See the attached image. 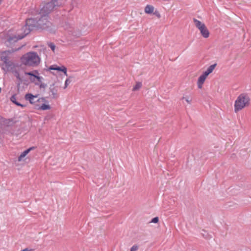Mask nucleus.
Masks as SVG:
<instances>
[{"label":"nucleus","instance_id":"obj_1","mask_svg":"<svg viewBox=\"0 0 251 251\" xmlns=\"http://www.w3.org/2000/svg\"><path fill=\"white\" fill-rule=\"evenodd\" d=\"M21 61L25 66L34 67L40 63V58L36 52L31 51L23 55Z\"/></svg>","mask_w":251,"mask_h":251},{"label":"nucleus","instance_id":"obj_2","mask_svg":"<svg viewBox=\"0 0 251 251\" xmlns=\"http://www.w3.org/2000/svg\"><path fill=\"white\" fill-rule=\"evenodd\" d=\"M250 98L248 94L242 93L237 97L234 103V112L235 113L248 107L250 104Z\"/></svg>","mask_w":251,"mask_h":251},{"label":"nucleus","instance_id":"obj_3","mask_svg":"<svg viewBox=\"0 0 251 251\" xmlns=\"http://www.w3.org/2000/svg\"><path fill=\"white\" fill-rule=\"evenodd\" d=\"M66 0H52L50 2L45 3L41 9L40 15H48L56 7L59 6L64 4Z\"/></svg>","mask_w":251,"mask_h":251},{"label":"nucleus","instance_id":"obj_4","mask_svg":"<svg viewBox=\"0 0 251 251\" xmlns=\"http://www.w3.org/2000/svg\"><path fill=\"white\" fill-rule=\"evenodd\" d=\"M34 28H38L37 18H29L26 20L25 25L23 27L22 30L24 31L25 35H26Z\"/></svg>","mask_w":251,"mask_h":251},{"label":"nucleus","instance_id":"obj_5","mask_svg":"<svg viewBox=\"0 0 251 251\" xmlns=\"http://www.w3.org/2000/svg\"><path fill=\"white\" fill-rule=\"evenodd\" d=\"M193 21L195 26L200 31L201 36L204 38H207L209 36L210 33L205 24L195 18L193 19Z\"/></svg>","mask_w":251,"mask_h":251},{"label":"nucleus","instance_id":"obj_6","mask_svg":"<svg viewBox=\"0 0 251 251\" xmlns=\"http://www.w3.org/2000/svg\"><path fill=\"white\" fill-rule=\"evenodd\" d=\"M41 18H37L38 28L45 29L49 27L51 23L48 20V16L46 15H40Z\"/></svg>","mask_w":251,"mask_h":251},{"label":"nucleus","instance_id":"obj_7","mask_svg":"<svg viewBox=\"0 0 251 251\" xmlns=\"http://www.w3.org/2000/svg\"><path fill=\"white\" fill-rule=\"evenodd\" d=\"M25 100L29 101L30 103L35 104L37 102H45L46 99L44 98H38V95H33L30 93L26 94L25 97Z\"/></svg>","mask_w":251,"mask_h":251},{"label":"nucleus","instance_id":"obj_8","mask_svg":"<svg viewBox=\"0 0 251 251\" xmlns=\"http://www.w3.org/2000/svg\"><path fill=\"white\" fill-rule=\"evenodd\" d=\"M25 36V35L24 34L22 35H18V36L15 35L7 37V36H6L5 38V43L7 46L10 45L11 44L16 42L19 40L23 39Z\"/></svg>","mask_w":251,"mask_h":251},{"label":"nucleus","instance_id":"obj_9","mask_svg":"<svg viewBox=\"0 0 251 251\" xmlns=\"http://www.w3.org/2000/svg\"><path fill=\"white\" fill-rule=\"evenodd\" d=\"M50 96L53 99H57L59 97V94L58 93V88L55 86L54 83L50 85Z\"/></svg>","mask_w":251,"mask_h":251},{"label":"nucleus","instance_id":"obj_10","mask_svg":"<svg viewBox=\"0 0 251 251\" xmlns=\"http://www.w3.org/2000/svg\"><path fill=\"white\" fill-rule=\"evenodd\" d=\"M36 74H38V72L36 70H35V71H34L33 72H25V75H30V76H32L34 77V78H33L32 77L30 78V80L32 82L35 81V79L36 78V79H37V80L39 82L38 83H40L42 82V80L43 78L41 76H38V75H36Z\"/></svg>","mask_w":251,"mask_h":251},{"label":"nucleus","instance_id":"obj_11","mask_svg":"<svg viewBox=\"0 0 251 251\" xmlns=\"http://www.w3.org/2000/svg\"><path fill=\"white\" fill-rule=\"evenodd\" d=\"M49 70L61 71L63 72L66 76L68 75L67 73V68L64 66L58 67L57 65H52L50 67Z\"/></svg>","mask_w":251,"mask_h":251},{"label":"nucleus","instance_id":"obj_12","mask_svg":"<svg viewBox=\"0 0 251 251\" xmlns=\"http://www.w3.org/2000/svg\"><path fill=\"white\" fill-rule=\"evenodd\" d=\"M13 66V62L9 60H7V61L6 62V63H3L2 66V68L4 71H9L11 69H12Z\"/></svg>","mask_w":251,"mask_h":251},{"label":"nucleus","instance_id":"obj_13","mask_svg":"<svg viewBox=\"0 0 251 251\" xmlns=\"http://www.w3.org/2000/svg\"><path fill=\"white\" fill-rule=\"evenodd\" d=\"M207 76L204 73L201 75L198 78L197 82L198 87L199 88L201 89L202 87V85L204 82L205 79Z\"/></svg>","mask_w":251,"mask_h":251},{"label":"nucleus","instance_id":"obj_14","mask_svg":"<svg viewBox=\"0 0 251 251\" xmlns=\"http://www.w3.org/2000/svg\"><path fill=\"white\" fill-rule=\"evenodd\" d=\"M34 149V147H31L27 150L25 151H23L21 155L18 157V161H21L24 157H25L29 152L30 151L33 150Z\"/></svg>","mask_w":251,"mask_h":251},{"label":"nucleus","instance_id":"obj_15","mask_svg":"<svg viewBox=\"0 0 251 251\" xmlns=\"http://www.w3.org/2000/svg\"><path fill=\"white\" fill-rule=\"evenodd\" d=\"M10 100L12 102L15 103L16 105L20 106L23 108L25 107L26 106L25 105L21 104L20 103L18 102L17 101L16 97L15 95L11 96V97L10 98Z\"/></svg>","mask_w":251,"mask_h":251},{"label":"nucleus","instance_id":"obj_16","mask_svg":"<svg viewBox=\"0 0 251 251\" xmlns=\"http://www.w3.org/2000/svg\"><path fill=\"white\" fill-rule=\"evenodd\" d=\"M154 7L151 5H147L145 8V12L147 14H151L153 12Z\"/></svg>","mask_w":251,"mask_h":251},{"label":"nucleus","instance_id":"obj_17","mask_svg":"<svg viewBox=\"0 0 251 251\" xmlns=\"http://www.w3.org/2000/svg\"><path fill=\"white\" fill-rule=\"evenodd\" d=\"M216 66V64H213V65H210L208 68V69H207V70L204 72L203 73L206 75L207 76L209 74H210V73H211L213 70L214 69L215 66Z\"/></svg>","mask_w":251,"mask_h":251},{"label":"nucleus","instance_id":"obj_18","mask_svg":"<svg viewBox=\"0 0 251 251\" xmlns=\"http://www.w3.org/2000/svg\"><path fill=\"white\" fill-rule=\"evenodd\" d=\"M50 109V105L46 104H43L42 105L39 106L38 108V110H49Z\"/></svg>","mask_w":251,"mask_h":251},{"label":"nucleus","instance_id":"obj_19","mask_svg":"<svg viewBox=\"0 0 251 251\" xmlns=\"http://www.w3.org/2000/svg\"><path fill=\"white\" fill-rule=\"evenodd\" d=\"M142 84L141 82H137L136 83V85L133 87L132 91H135L139 90L140 88L142 87Z\"/></svg>","mask_w":251,"mask_h":251},{"label":"nucleus","instance_id":"obj_20","mask_svg":"<svg viewBox=\"0 0 251 251\" xmlns=\"http://www.w3.org/2000/svg\"><path fill=\"white\" fill-rule=\"evenodd\" d=\"M14 75L16 76V77L17 78V79L18 80H19V81L20 82L19 84H20V83H21L23 81V79L21 77L18 71H15L14 72Z\"/></svg>","mask_w":251,"mask_h":251},{"label":"nucleus","instance_id":"obj_21","mask_svg":"<svg viewBox=\"0 0 251 251\" xmlns=\"http://www.w3.org/2000/svg\"><path fill=\"white\" fill-rule=\"evenodd\" d=\"M48 46L53 51H54L55 49V45L52 43H50L48 44Z\"/></svg>","mask_w":251,"mask_h":251},{"label":"nucleus","instance_id":"obj_22","mask_svg":"<svg viewBox=\"0 0 251 251\" xmlns=\"http://www.w3.org/2000/svg\"><path fill=\"white\" fill-rule=\"evenodd\" d=\"M1 60L3 62V63H6L7 60H9V59L8 56L2 55L1 57Z\"/></svg>","mask_w":251,"mask_h":251},{"label":"nucleus","instance_id":"obj_23","mask_svg":"<svg viewBox=\"0 0 251 251\" xmlns=\"http://www.w3.org/2000/svg\"><path fill=\"white\" fill-rule=\"evenodd\" d=\"M37 84L39 85L40 88L45 89L47 87V84L41 82L40 83H37Z\"/></svg>","mask_w":251,"mask_h":251},{"label":"nucleus","instance_id":"obj_24","mask_svg":"<svg viewBox=\"0 0 251 251\" xmlns=\"http://www.w3.org/2000/svg\"><path fill=\"white\" fill-rule=\"evenodd\" d=\"M71 80H70V79H69V78L67 79L65 82V85L64 87V89H66L67 87L69 84L71 83Z\"/></svg>","mask_w":251,"mask_h":251},{"label":"nucleus","instance_id":"obj_25","mask_svg":"<svg viewBox=\"0 0 251 251\" xmlns=\"http://www.w3.org/2000/svg\"><path fill=\"white\" fill-rule=\"evenodd\" d=\"M138 249V246L136 245L133 246L130 249V251H136Z\"/></svg>","mask_w":251,"mask_h":251},{"label":"nucleus","instance_id":"obj_26","mask_svg":"<svg viewBox=\"0 0 251 251\" xmlns=\"http://www.w3.org/2000/svg\"><path fill=\"white\" fill-rule=\"evenodd\" d=\"M154 15H155L158 18H160L161 17L159 11L155 10L154 12L152 13Z\"/></svg>","mask_w":251,"mask_h":251},{"label":"nucleus","instance_id":"obj_27","mask_svg":"<svg viewBox=\"0 0 251 251\" xmlns=\"http://www.w3.org/2000/svg\"><path fill=\"white\" fill-rule=\"evenodd\" d=\"M159 221V219L157 217H154L153 218L152 220H151V222L152 223H157Z\"/></svg>","mask_w":251,"mask_h":251},{"label":"nucleus","instance_id":"obj_28","mask_svg":"<svg viewBox=\"0 0 251 251\" xmlns=\"http://www.w3.org/2000/svg\"><path fill=\"white\" fill-rule=\"evenodd\" d=\"M62 26L64 27L65 29H68L70 27V25H68L67 24H65V25H63Z\"/></svg>","mask_w":251,"mask_h":251},{"label":"nucleus","instance_id":"obj_29","mask_svg":"<svg viewBox=\"0 0 251 251\" xmlns=\"http://www.w3.org/2000/svg\"><path fill=\"white\" fill-rule=\"evenodd\" d=\"M32 249H29L28 248H25L22 251H32Z\"/></svg>","mask_w":251,"mask_h":251},{"label":"nucleus","instance_id":"obj_30","mask_svg":"<svg viewBox=\"0 0 251 251\" xmlns=\"http://www.w3.org/2000/svg\"><path fill=\"white\" fill-rule=\"evenodd\" d=\"M186 101L188 103L190 104L191 102V100H189L188 99H185Z\"/></svg>","mask_w":251,"mask_h":251},{"label":"nucleus","instance_id":"obj_31","mask_svg":"<svg viewBox=\"0 0 251 251\" xmlns=\"http://www.w3.org/2000/svg\"><path fill=\"white\" fill-rule=\"evenodd\" d=\"M1 88L0 87V93L1 92Z\"/></svg>","mask_w":251,"mask_h":251},{"label":"nucleus","instance_id":"obj_32","mask_svg":"<svg viewBox=\"0 0 251 251\" xmlns=\"http://www.w3.org/2000/svg\"><path fill=\"white\" fill-rule=\"evenodd\" d=\"M185 99V98H184V97H183V98H182V99Z\"/></svg>","mask_w":251,"mask_h":251},{"label":"nucleus","instance_id":"obj_33","mask_svg":"<svg viewBox=\"0 0 251 251\" xmlns=\"http://www.w3.org/2000/svg\"><path fill=\"white\" fill-rule=\"evenodd\" d=\"M1 3V1L0 0V4Z\"/></svg>","mask_w":251,"mask_h":251}]
</instances>
